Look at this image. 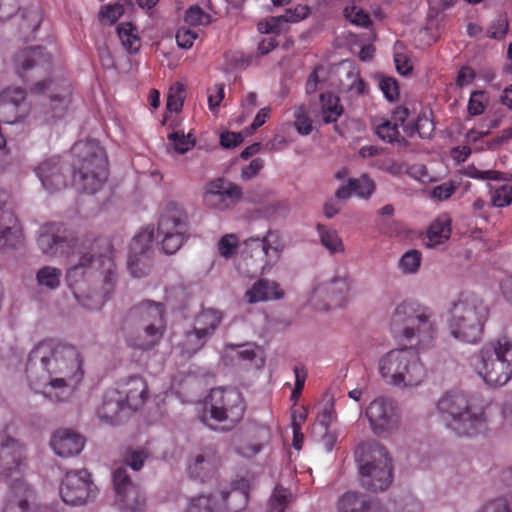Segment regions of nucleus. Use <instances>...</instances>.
Wrapping results in <instances>:
<instances>
[{"instance_id": "1", "label": "nucleus", "mask_w": 512, "mask_h": 512, "mask_svg": "<svg viewBox=\"0 0 512 512\" xmlns=\"http://www.w3.org/2000/svg\"><path fill=\"white\" fill-rule=\"evenodd\" d=\"M392 320L402 324L401 336L411 347L391 349L383 354L377 364L383 381L399 389H412L421 385L427 370L417 351L431 348L438 333L434 311L416 302L400 303L394 310Z\"/></svg>"}, {"instance_id": "2", "label": "nucleus", "mask_w": 512, "mask_h": 512, "mask_svg": "<svg viewBox=\"0 0 512 512\" xmlns=\"http://www.w3.org/2000/svg\"><path fill=\"white\" fill-rule=\"evenodd\" d=\"M37 243L41 251L48 255L69 256L76 253L78 262L71 264L66 273L69 288L83 307L95 310L103 306L105 296L99 293L88 294L80 281L85 276L99 271L103 275L105 292L112 289L116 278V267L113 250L107 239L87 238L79 244L77 240L67 236L62 225L51 223L40 228Z\"/></svg>"}, {"instance_id": "3", "label": "nucleus", "mask_w": 512, "mask_h": 512, "mask_svg": "<svg viewBox=\"0 0 512 512\" xmlns=\"http://www.w3.org/2000/svg\"><path fill=\"white\" fill-rule=\"evenodd\" d=\"M83 377V357L72 345L43 340L30 352L27 368L29 387L46 399L66 401Z\"/></svg>"}, {"instance_id": "4", "label": "nucleus", "mask_w": 512, "mask_h": 512, "mask_svg": "<svg viewBox=\"0 0 512 512\" xmlns=\"http://www.w3.org/2000/svg\"><path fill=\"white\" fill-rule=\"evenodd\" d=\"M438 416L459 436L473 437L487 430L484 406L475 397L460 390L443 393L437 403Z\"/></svg>"}, {"instance_id": "5", "label": "nucleus", "mask_w": 512, "mask_h": 512, "mask_svg": "<svg viewBox=\"0 0 512 512\" xmlns=\"http://www.w3.org/2000/svg\"><path fill=\"white\" fill-rule=\"evenodd\" d=\"M285 241L276 230H268L263 237L243 241L237 270L245 277L269 272L280 260Z\"/></svg>"}, {"instance_id": "6", "label": "nucleus", "mask_w": 512, "mask_h": 512, "mask_svg": "<svg viewBox=\"0 0 512 512\" xmlns=\"http://www.w3.org/2000/svg\"><path fill=\"white\" fill-rule=\"evenodd\" d=\"M127 342L136 349L149 350L162 339L166 322L161 303L142 302L128 314Z\"/></svg>"}, {"instance_id": "7", "label": "nucleus", "mask_w": 512, "mask_h": 512, "mask_svg": "<svg viewBox=\"0 0 512 512\" xmlns=\"http://www.w3.org/2000/svg\"><path fill=\"white\" fill-rule=\"evenodd\" d=\"M471 364L487 385L504 386L512 379V340L503 337L487 343L472 357Z\"/></svg>"}, {"instance_id": "8", "label": "nucleus", "mask_w": 512, "mask_h": 512, "mask_svg": "<svg viewBox=\"0 0 512 512\" xmlns=\"http://www.w3.org/2000/svg\"><path fill=\"white\" fill-rule=\"evenodd\" d=\"M355 460L361 484L378 492L386 490L392 482V457L387 448L375 441L361 443L355 450Z\"/></svg>"}, {"instance_id": "9", "label": "nucleus", "mask_w": 512, "mask_h": 512, "mask_svg": "<svg viewBox=\"0 0 512 512\" xmlns=\"http://www.w3.org/2000/svg\"><path fill=\"white\" fill-rule=\"evenodd\" d=\"M487 318L488 307L478 296L462 294L450 309L448 329L453 338L475 343L481 337Z\"/></svg>"}, {"instance_id": "10", "label": "nucleus", "mask_w": 512, "mask_h": 512, "mask_svg": "<svg viewBox=\"0 0 512 512\" xmlns=\"http://www.w3.org/2000/svg\"><path fill=\"white\" fill-rule=\"evenodd\" d=\"M73 152L80 158L74 172V183L78 189L95 193L107 178V158L103 148L95 140L81 141L73 146Z\"/></svg>"}, {"instance_id": "11", "label": "nucleus", "mask_w": 512, "mask_h": 512, "mask_svg": "<svg viewBox=\"0 0 512 512\" xmlns=\"http://www.w3.org/2000/svg\"><path fill=\"white\" fill-rule=\"evenodd\" d=\"M249 488V482L241 479L229 492L198 495L190 500L186 512H238L248 503Z\"/></svg>"}, {"instance_id": "12", "label": "nucleus", "mask_w": 512, "mask_h": 512, "mask_svg": "<svg viewBox=\"0 0 512 512\" xmlns=\"http://www.w3.org/2000/svg\"><path fill=\"white\" fill-rule=\"evenodd\" d=\"M245 406L241 393L236 389H212L206 402L203 421L207 424V414L216 422L225 423L224 428L230 429L244 414Z\"/></svg>"}, {"instance_id": "13", "label": "nucleus", "mask_w": 512, "mask_h": 512, "mask_svg": "<svg viewBox=\"0 0 512 512\" xmlns=\"http://www.w3.org/2000/svg\"><path fill=\"white\" fill-rule=\"evenodd\" d=\"M353 296V279L344 274L315 283L308 294L309 303L319 310L344 308Z\"/></svg>"}, {"instance_id": "14", "label": "nucleus", "mask_w": 512, "mask_h": 512, "mask_svg": "<svg viewBox=\"0 0 512 512\" xmlns=\"http://www.w3.org/2000/svg\"><path fill=\"white\" fill-rule=\"evenodd\" d=\"M188 232V216L178 203H168L160 216L157 237L162 250L173 254L183 245Z\"/></svg>"}, {"instance_id": "15", "label": "nucleus", "mask_w": 512, "mask_h": 512, "mask_svg": "<svg viewBox=\"0 0 512 512\" xmlns=\"http://www.w3.org/2000/svg\"><path fill=\"white\" fill-rule=\"evenodd\" d=\"M58 493L65 504L81 506L96 497L97 487L88 470H71L61 479Z\"/></svg>"}, {"instance_id": "16", "label": "nucleus", "mask_w": 512, "mask_h": 512, "mask_svg": "<svg viewBox=\"0 0 512 512\" xmlns=\"http://www.w3.org/2000/svg\"><path fill=\"white\" fill-rule=\"evenodd\" d=\"M371 431L378 437H386L398 431L400 417L392 399L379 396L364 410Z\"/></svg>"}, {"instance_id": "17", "label": "nucleus", "mask_w": 512, "mask_h": 512, "mask_svg": "<svg viewBox=\"0 0 512 512\" xmlns=\"http://www.w3.org/2000/svg\"><path fill=\"white\" fill-rule=\"evenodd\" d=\"M242 196L241 187L223 178H217L205 185L202 204L209 210L224 212L236 206Z\"/></svg>"}, {"instance_id": "18", "label": "nucleus", "mask_w": 512, "mask_h": 512, "mask_svg": "<svg viewBox=\"0 0 512 512\" xmlns=\"http://www.w3.org/2000/svg\"><path fill=\"white\" fill-rule=\"evenodd\" d=\"M113 489L116 494V503L119 509L131 512L143 511L146 499L142 491L133 484L126 468L122 464H115L112 469Z\"/></svg>"}, {"instance_id": "19", "label": "nucleus", "mask_w": 512, "mask_h": 512, "mask_svg": "<svg viewBox=\"0 0 512 512\" xmlns=\"http://www.w3.org/2000/svg\"><path fill=\"white\" fill-rule=\"evenodd\" d=\"M30 112L25 101V91L21 88H7L0 94V119L14 124L23 120Z\"/></svg>"}, {"instance_id": "20", "label": "nucleus", "mask_w": 512, "mask_h": 512, "mask_svg": "<svg viewBox=\"0 0 512 512\" xmlns=\"http://www.w3.org/2000/svg\"><path fill=\"white\" fill-rule=\"evenodd\" d=\"M10 195L0 189V248L14 247L21 240L18 219L9 205Z\"/></svg>"}, {"instance_id": "21", "label": "nucleus", "mask_w": 512, "mask_h": 512, "mask_svg": "<svg viewBox=\"0 0 512 512\" xmlns=\"http://www.w3.org/2000/svg\"><path fill=\"white\" fill-rule=\"evenodd\" d=\"M0 462L5 479L20 480L24 467V447L13 438H6L1 443Z\"/></svg>"}, {"instance_id": "22", "label": "nucleus", "mask_w": 512, "mask_h": 512, "mask_svg": "<svg viewBox=\"0 0 512 512\" xmlns=\"http://www.w3.org/2000/svg\"><path fill=\"white\" fill-rule=\"evenodd\" d=\"M14 68L24 77V73L31 71L34 75L46 73L50 67V57L40 47H29L20 50L14 56Z\"/></svg>"}, {"instance_id": "23", "label": "nucleus", "mask_w": 512, "mask_h": 512, "mask_svg": "<svg viewBox=\"0 0 512 512\" xmlns=\"http://www.w3.org/2000/svg\"><path fill=\"white\" fill-rule=\"evenodd\" d=\"M85 446V438L71 429H58L50 439V447L62 458L78 455Z\"/></svg>"}, {"instance_id": "24", "label": "nucleus", "mask_w": 512, "mask_h": 512, "mask_svg": "<svg viewBox=\"0 0 512 512\" xmlns=\"http://www.w3.org/2000/svg\"><path fill=\"white\" fill-rule=\"evenodd\" d=\"M124 399L128 409L140 408L148 398V386L141 376H130L118 384L115 389Z\"/></svg>"}, {"instance_id": "25", "label": "nucleus", "mask_w": 512, "mask_h": 512, "mask_svg": "<svg viewBox=\"0 0 512 512\" xmlns=\"http://www.w3.org/2000/svg\"><path fill=\"white\" fill-rule=\"evenodd\" d=\"M220 458L212 448H205L193 454L187 464V471L192 478L204 481L219 466Z\"/></svg>"}, {"instance_id": "26", "label": "nucleus", "mask_w": 512, "mask_h": 512, "mask_svg": "<svg viewBox=\"0 0 512 512\" xmlns=\"http://www.w3.org/2000/svg\"><path fill=\"white\" fill-rule=\"evenodd\" d=\"M32 491L20 483L6 498L2 512H52L48 506H37L31 502Z\"/></svg>"}, {"instance_id": "27", "label": "nucleus", "mask_w": 512, "mask_h": 512, "mask_svg": "<svg viewBox=\"0 0 512 512\" xmlns=\"http://www.w3.org/2000/svg\"><path fill=\"white\" fill-rule=\"evenodd\" d=\"M375 189L374 181L363 174L358 178H349L341 184L335 192V197L338 200H347L354 195L361 199H369Z\"/></svg>"}, {"instance_id": "28", "label": "nucleus", "mask_w": 512, "mask_h": 512, "mask_svg": "<svg viewBox=\"0 0 512 512\" xmlns=\"http://www.w3.org/2000/svg\"><path fill=\"white\" fill-rule=\"evenodd\" d=\"M261 349L254 343H247L242 345H226L223 353L225 361L234 362L239 365L247 366L256 362L257 366L263 364V357Z\"/></svg>"}, {"instance_id": "29", "label": "nucleus", "mask_w": 512, "mask_h": 512, "mask_svg": "<svg viewBox=\"0 0 512 512\" xmlns=\"http://www.w3.org/2000/svg\"><path fill=\"white\" fill-rule=\"evenodd\" d=\"M284 297V291L273 280L259 279L244 294V300L248 304L279 300Z\"/></svg>"}, {"instance_id": "30", "label": "nucleus", "mask_w": 512, "mask_h": 512, "mask_svg": "<svg viewBox=\"0 0 512 512\" xmlns=\"http://www.w3.org/2000/svg\"><path fill=\"white\" fill-rule=\"evenodd\" d=\"M43 187L49 191H57L66 186L65 179L59 168V159L52 158L42 162L36 169Z\"/></svg>"}, {"instance_id": "31", "label": "nucleus", "mask_w": 512, "mask_h": 512, "mask_svg": "<svg viewBox=\"0 0 512 512\" xmlns=\"http://www.w3.org/2000/svg\"><path fill=\"white\" fill-rule=\"evenodd\" d=\"M126 408L122 396L115 389H110L105 393L97 414L102 422L115 424L119 420L121 412Z\"/></svg>"}, {"instance_id": "32", "label": "nucleus", "mask_w": 512, "mask_h": 512, "mask_svg": "<svg viewBox=\"0 0 512 512\" xmlns=\"http://www.w3.org/2000/svg\"><path fill=\"white\" fill-rule=\"evenodd\" d=\"M338 512H387L379 503L368 501L364 496L347 492L341 496L337 506Z\"/></svg>"}, {"instance_id": "33", "label": "nucleus", "mask_w": 512, "mask_h": 512, "mask_svg": "<svg viewBox=\"0 0 512 512\" xmlns=\"http://www.w3.org/2000/svg\"><path fill=\"white\" fill-rule=\"evenodd\" d=\"M451 235V220L448 215L443 214L436 218L429 226L426 234V246L436 247L446 242Z\"/></svg>"}, {"instance_id": "34", "label": "nucleus", "mask_w": 512, "mask_h": 512, "mask_svg": "<svg viewBox=\"0 0 512 512\" xmlns=\"http://www.w3.org/2000/svg\"><path fill=\"white\" fill-rule=\"evenodd\" d=\"M207 340L208 337L194 327L193 330L185 332L178 340L175 350L179 351L183 357L190 358L204 346Z\"/></svg>"}, {"instance_id": "35", "label": "nucleus", "mask_w": 512, "mask_h": 512, "mask_svg": "<svg viewBox=\"0 0 512 512\" xmlns=\"http://www.w3.org/2000/svg\"><path fill=\"white\" fill-rule=\"evenodd\" d=\"M316 230L321 245L329 254L335 255L343 254L345 252L344 242L335 228L318 224Z\"/></svg>"}, {"instance_id": "36", "label": "nucleus", "mask_w": 512, "mask_h": 512, "mask_svg": "<svg viewBox=\"0 0 512 512\" xmlns=\"http://www.w3.org/2000/svg\"><path fill=\"white\" fill-rule=\"evenodd\" d=\"M321 102V116L326 124L334 123L343 114V107L340 104V99L331 94H322L320 97Z\"/></svg>"}, {"instance_id": "37", "label": "nucleus", "mask_w": 512, "mask_h": 512, "mask_svg": "<svg viewBox=\"0 0 512 512\" xmlns=\"http://www.w3.org/2000/svg\"><path fill=\"white\" fill-rule=\"evenodd\" d=\"M221 319L222 317L219 311L206 309L196 317L194 327L209 338L220 324Z\"/></svg>"}, {"instance_id": "38", "label": "nucleus", "mask_w": 512, "mask_h": 512, "mask_svg": "<svg viewBox=\"0 0 512 512\" xmlns=\"http://www.w3.org/2000/svg\"><path fill=\"white\" fill-rule=\"evenodd\" d=\"M153 231L145 228L139 231L130 243L129 256L148 257L147 253L152 247Z\"/></svg>"}, {"instance_id": "39", "label": "nucleus", "mask_w": 512, "mask_h": 512, "mask_svg": "<svg viewBox=\"0 0 512 512\" xmlns=\"http://www.w3.org/2000/svg\"><path fill=\"white\" fill-rule=\"evenodd\" d=\"M62 272L52 266H44L36 273V280L39 287L47 290H55L60 286Z\"/></svg>"}, {"instance_id": "40", "label": "nucleus", "mask_w": 512, "mask_h": 512, "mask_svg": "<svg viewBox=\"0 0 512 512\" xmlns=\"http://www.w3.org/2000/svg\"><path fill=\"white\" fill-rule=\"evenodd\" d=\"M421 263V252L410 249L399 258L397 266L403 275H414L420 270Z\"/></svg>"}, {"instance_id": "41", "label": "nucleus", "mask_w": 512, "mask_h": 512, "mask_svg": "<svg viewBox=\"0 0 512 512\" xmlns=\"http://www.w3.org/2000/svg\"><path fill=\"white\" fill-rule=\"evenodd\" d=\"M167 139L170 147L178 154L188 152L196 143V138L191 132L185 134L180 130L169 133Z\"/></svg>"}, {"instance_id": "42", "label": "nucleus", "mask_w": 512, "mask_h": 512, "mask_svg": "<svg viewBox=\"0 0 512 512\" xmlns=\"http://www.w3.org/2000/svg\"><path fill=\"white\" fill-rule=\"evenodd\" d=\"M118 36L123 47L129 52L137 51L140 47V38L137 29L131 23H121L117 27Z\"/></svg>"}, {"instance_id": "43", "label": "nucleus", "mask_w": 512, "mask_h": 512, "mask_svg": "<svg viewBox=\"0 0 512 512\" xmlns=\"http://www.w3.org/2000/svg\"><path fill=\"white\" fill-rule=\"evenodd\" d=\"M292 500V494L281 486H276L268 502L267 512H284Z\"/></svg>"}, {"instance_id": "44", "label": "nucleus", "mask_w": 512, "mask_h": 512, "mask_svg": "<svg viewBox=\"0 0 512 512\" xmlns=\"http://www.w3.org/2000/svg\"><path fill=\"white\" fill-rule=\"evenodd\" d=\"M294 127L296 131L307 136L312 132V120L304 106L298 105L293 108Z\"/></svg>"}, {"instance_id": "45", "label": "nucleus", "mask_w": 512, "mask_h": 512, "mask_svg": "<svg viewBox=\"0 0 512 512\" xmlns=\"http://www.w3.org/2000/svg\"><path fill=\"white\" fill-rule=\"evenodd\" d=\"M148 457L149 453L145 448H128L123 454V462L134 471H139Z\"/></svg>"}, {"instance_id": "46", "label": "nucleus", "mask_w": 512, "mask_h": 512, "mask_svg": "<svg viewBox=\"0 0 512 512\" xmlns=\"http://www.w3.org/2000/svg\"><path fill=\"white\" fill-rule=\"evenodd\" d=\"M492 205L498 208L512 204V186L503 184L490 189Z\"/></svg>"}, {"instance_id": "47", "label": "nucleus", "mask_w": 512, "mask_h": 512, "mask_svg": "<svg viewBox=\"0 0 512 512\" xmlns=\"http://www.w3.org/2000/svg\"><path fill=\"white\" fill-rule=\"evenodd\" d=\"M375 132L382 140L393 142L399 137V124L383 119L378 124H375Z\"/></svg>"}, {"instance_id": "48", "label": "nucleus", "mask_w": 512, "mask_h": 512, "mask_svg": "<svg viewBox=\"0 0 512 512\" xmlns=\"http://www.w3.org/2000/svg\"><path fill=\"white\" fill-rule=\"evenodd\" d=\"M475 512H512V495L491 499Z\"/></svg>"}, {"instance_id": "49", "label": "nucleus", "mask_w": 512, "mask_h": 512, "mask_svg": "<svg viewBox=\"0 0 512 512\" xmlns=\"http://www.w3.org/2000/svg\"><path fill=\"white\" fill-rule=\"evenodd\" d=\"M497 127V122L491 120L489 122H481L476 127L469 129L465 134L467 144H476L485 136L489 135L491 130Z\"/></svg>"}, {"instance_id": "50", "label": "nucleus", "mask_w": 512, "mask_h": 512, "mask_svg": "<svg viewBox=\"0 0 512 512\" xmlns=\"http://www.w3.org/2000/svg\"><path fill=\"white\" fill-rule=\"evenodd\" d=\"M464 174L467 177L477 180L487 181H502L506 180L505 174L496 170H480L477 167L470 165L464 170Z\"/></svg>"}, {"instance_id": "51", "label": "nucleus", "mask_w": 512, "mask_h": 512, "mask_svg": "<svg viewBox=\"0 0 512 512\" xmlns=\"http://www.w3.org/2000/svg\"><path fill=\"white\" fill-rule=\"evenodd\" d=\"M211 21L210 14L203 11L199 6H191L185 13V22L193 27L207 26Z\"/></svg>"}, {"instance_id": "52", "label": "nucleus", "mask_w": 512, "mask_h": 512, "mask_svg": "<svg viewBox=\"0 0 512 512\" xmlns=\"http://www.w3.org/2000/svg\"><path fill=\"white\" fill-rule=\"evenodd\" d=\"M184 86L177 82L174 83L167 95V109L170 112H179L183 106Z\"/></svg>"}, {"instance_id": "53", "label": "nucleus", "mask_w": 512, "mask_h": 512, "mask_svg": "<svg viewBox=\"0 0 512 512\" xmlns=\"http://www.w3.org/2000/svg\"><path fill=\"white\" fill-rule=\"evenodd\" d=\"M150 267L149 257H128V269L135 278H142L147 275L150 271Z\"/></svg>"}, {"instance_id": "54", "label": "nucleus", "mask_w": 512, "mask_h": 512, "mask_svg": "<svg viewBox=\"0 0 512 512\" xmlns=\"http://www.w3.org/2000/svg\"><path fill=\"white\" fill-rule=\"evenodd\" d=\"M488 104V98L483 91H474L470 95L468 102V113L471 116L481 115Z\"/></svg>"}, {"instance_id": "55", "label": "nucleus", "mask_w": 512, "mask_h": 512, "mask_svg": "<svg viewBox=\"0 0 512 512\" xmlns=\"http://www.w3.org/2000/svg\"><path fill=\"white\" fill-rule=\"evenodd\" d=\"M345 18L352 24L367 27L370 24L369 15L360 7L355 5L346 7L344 9Z\"/></svg>"}, {"instance_id": "56", "label": "nucleus", "mask_w": 512, "mask_h": 512, "mask_svg": "<svg viewBox=\"0 0 512 512\" xmlns=\"http://www.w3.org/2000/svg\"><path fill=\"white\" fill-rule=\"evenodd\" d=\"M310 13V9L306 5H298L294 9H288L284 14L280 15L281 22L286 28L288 23H297L305 19Z\"/></svg>"}, {"instance_id": "57", "label": "nucleus", "mask_w": 512, "mask_h": 512, "mask_svg": "<svg viewBox=\"0 0 512 512\" xmlns=\"http://www.w3.org/2000/svg\"><path fill=\"white\" fill-rule=\"evenodd\" d=\"M124 8L121 4L104 5L99 12V19L107 24H114L123 14Z\"/></svg>"}, {"instance_id": "58", "label": "nucleus", "mask_w": 512, "mask_h": 512, "mask_svg": "<svg viewBox=\"0 0 512 512\" xmlns=\"http://www.w3.org/2000/svg\"><path fill=\"white\" fill-rule=\"evenodd\" d=\"M258 31L262 34L275 33L279 34L285 30L281 18L279 16H271L263 19L258 23Z\"/></svg>"}, {"instance_id": "59", "label": "nucleus", "mask_w": 512, "mask_h": 512, "mask_svg": "<svg viewBox=\"0 0 512 512\" xmlns=\"http://www.w3.org/2000/svg\"><path fill=\"white\" fill-rule=\"evenodd\" d=\"M238 244L239 240L237 235L232 233L224 235L218 242V250L220 255L225 258L231 257L234 254Z\"/></svg>"}, {"instance_id": "60", "label": "nucleus", "mask_w": 512, "mask_h": 512, "mask_svg": "<svg viewBox=\"0 0 512 512\" xmlns=\"http://www.w3.org/2000/svg\"><path fill=\"white\" fill-rule=\"evenodd\" d=\"M400 49H402V46L397 44L395 46V55H394L395 66H396L397 71L401 75H407L408 73L411 72L413 65H412V62H411L410 58L408 57V55L405 52L400 51Z\"/></svg>"}, {"instance_id": "61", "label": "nucleus", "mask_w": 512, "mask_h": 512, "mask_svg": "<svg viewBox=\"0 0 512 512\" xmlns=\"http://www.w3.org/2000/svg\"><path fill=\"white\" fill-rule=\"evenodd\" d=\"M379 87L387 100L392 102L398 99L399 87L394 78L382 77L379 81Z\"/></svg>"}, {"instance_id": "62", "label": "nucleus", "mask_w": 512, "mask_h": 512, "mask_svg": "<svg viewBox=\"0 0 512 512\" xmlns=\"http://www.w3.org/2000/svg\"><path fill=\"white\" fill-rule=\"evenodd\" d=\"M294 375L295 386L291 393V400L294 402V404H296L301 396L302 390L305 385V381L307 378V370L302 366H296L294 367Z\"/></svg>"}, {"instance_id": "63", "label": "nucleus", "mask_w": 512, "mask_h": 512, "mask_svg": "<svg viewBox=\"0 0 512 512\" xmlns=\"http://www.w3.org/2000/svg\"><path fill=\"white\" fill-rule=\"evenodd\" d=\"M225 95L224 86L222 84H215L208 90V106L213 114L218 112L221 101Z\"/></svg>"}, {"instance_id": "64", "label": "nucleus", "mask_w": 512, "mask_h": 512, "mask_svg": "<svg viewBox=\"0 0 512 512\" xmlns=\"http://www.w3.org/2000/svg\"><path fill=\"white\" fill-rule=\"evenodd\" d=\"M197 37L198 33L196 31L184 27L180 28L176 33L177 44L184 49L191 48Z\"/></svg>"}]
</instances>
